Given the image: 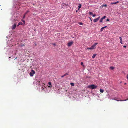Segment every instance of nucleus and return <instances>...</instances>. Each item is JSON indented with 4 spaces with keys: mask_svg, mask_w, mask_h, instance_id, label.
<instances>
[{
    "mask_svg": "<svg viewBox=\"0 0 128 128\" xmlns=\"http://www.w3.org/2000/svg\"><path fill=\"white\" fill-rule=\"evenodd\" d=\"M90 20H91V21L92 20L91 19H90Z\"/></svg>",
    "mask_w": 128,
    "mask_h": 128,
    "instance_id": "nucleus-38",
    "label": "nucleus"
},
{
    "mask_svg": "<svg viewBox=\"0 0 128 128\" xmlns=\"http://www.w3.org/2000/svg\"><path fill=\"white\" fill-rule=\"evenodd\" d=\"M102 20L103 19L101 18L100 21V22H102Z\"/></svg>",
    "mask_w": 128,
    "mask_h": 128,
    "instance_id": "nucleus-21",
    "label": "nucleus"
},
{
    "mask_svg": "<svg viewBox=\"0 0 128 128\" xmlns=\"http://www.w3.org/2000/svg\"><path fill=\"white\" fill-rule=\"evenodd\" d=\"M68 73H66L65 74H64L61 77L62 78H63L64 76H66L68 75Z\"/></svg>",
    "mask_w": 128,
    "mask_h": 128,
    "instance_id": "nucleus-9",
    "label": "nucleus"
},
{
    "mask_svg": "<svg viewBox=\"0 0 128 128\" xmlns=\"http://www.w3.org/2000/svg\"><path fill=\"white\" fill-rule=\"evenodd\" d=\"M11 58V57H10H10H9V58Z\"/></svg>",
    "mask_w": 128,
    "mask_h": 128,
    "instance_id": "nucleus-37",
    "label": "nucleus"
},
{
    "mask_svg": "<svg viewBox=\"0 0 128 128\" xmlns=\"http://www.w3.org/2000/svg\"><path fill=\"white\" fill-rule=\"evenodd\" d=\"M120 39V42L121 44H122V37H120L119 38Z\"/></svg>",
    "mask_w": 128,
    "mask_h": 128,
    "instance_id": "nucleus-11",
    "label": "nucleus"
},
{
    "mask_svg": "<svg viewBox=\"0 0 128 128\" xmlns=\"http://www.w3.org/2000/svg\"><path fill=\"white\" fill-rule=\"evenodd\" d=\"M114 68L112 66H111V67H110V68L111 70H113Z\"/></svg>",
    "mask_w": 128,
    "mask_h": 128,
    "instance_id": "nucleus-16",
    "label": "nucleus"
},
{
    "mask_svg": "<svg viewBox=\"0 0 128 128\" xmlns=\"http://www.w3.org/2000/svg\"><path fill=\"white\" fill-rule=\"evenodd\" d=\"M109 20H109V19H108H108H106V21H109Z\"/></svg>",
    "mask_w": 128,
    "mask_h": 128,
    "instance_id": "nucleus-27",
    "label": "nucleus"
},
{
    "mask_svg": "<svg viewBox=\"0 0 128 128\" xmlns=\"http://www.w3.org/2000/svg\"><path fill=\"white\" fill-rule=\"evenodd\" d=\"M35 72L34 70H31V72L30 73V74L31 76H32L34 75V74H35Z\"/></svg>",
    "mask_w": 128,
    "mask_h": 128,
    "instance_id": "nucleus-2",
    "label": "nucleus"
},
{
    "mask_svg": "<svg viewBox=\"0 0 128 128\" xmlns=\"http://www.w3.org/2000/svg\"><path fill=\"white\" fill-rule=\"evenodd\" d=\"M113 99H114V100H116V101H119V100H116L115 98H114Z\"/></svg>",
    "mask_w": 128,
    "mask_h": 128,
    "instance_id": "nucleus-28",
    "label": "nucleus"
},
{
    "mask_svg": "<svg viewBox=\"0 0 128 128\" xmlns=\"http://www.w3.org/2000/svg\"><path fill=\"white\" fill-rule=\"evenodd\" d=\"M24 46V44L22 45V46Z\"/></svg>",
    "mask_w": 128,
    "mask_h": 128,
    "instance_id": "nucleus-35",
    "label": "nucleus"
},
{
    "mask_svg": "<svg viewBox=\"0 0 128 128\" xmlns=\"http://www.w3.org/2000/svg\"><path fill=\"white\" fill-rule=\"evenodd\" d=\"M100 92H101L103 93V92H104V90L102 89H100Z\"/></svg>",
    "mask_w": 128,
    "mask_h": 128,
    "instance_id": "nucleus-15",
    "label": "nucleus"
},
{
    "mask_svg": "<svg viewBox=\"0 0 128 128\" xmlns=\"http://www.w3.org/2000/svg\"><path fill=\"white\" fill-rule=\"evenodd\" d=\"M100 16H99L98 18L94 19V22H97L98 20H99V19L100 18Z\"/></svg>",
    "mask_w": 128,
    "mask_h": 128,
    "instance_id": "nucleus-4",
    "label": "nucleus"
},
{
    "mask_svg": "<svg viewBox=\"0 0 128 128\" xmlns=\"http://www.w3.org/2000/svg\"><path fill=\"white\" fill-rule=\"evenodd\" d=\"M97 87V86H95L94 84L90 85L88 86V87L90 88L91 89H94Z\"/></svg>",
    "mask_w": 128,
    "mask_h": 128,
    "instance_id": "nucleus-1",
    "label": "nucleus"
},
{
    "mask_svg": "<svg viewBox=\"0 0 128 128\" xmlns=\"http://www.w3.org/2000/svg\"><path fill=\"white\" fill-rule=\"evenodd\" d=\"M124 84H126V83H124Z\"/></svg>",
    "mask_w": 128,
    "mask_h": 128,
    "instance_id": "nucleus-36",
    "label": "nucleus"
},
{
    "mask_svg": "<svg viewBox=\"0 0 128 128\" xmlns=\"http://www.w3.org/2000/svg\"><path fill=\"white\" fill-rule=\"evenodd\" d=\"M127 78L128 80V74L127 75Z\"/></svg>",
    "mask_w": 128,
    "mask_h": 128,
    "instance_id": "nucleus-32",
    "label": "nucleus"
},
{
    "mask_svg": "<svg viewBox=\"0 0 128 128\" xmlns=\"http://www.w3.org/2000/svg\"><path fill=\"white\" fill-rule=\"evenodd\" d=\"M96 15L95 14H93L92 16L93 17H94Z\"/></svg>",
    "mask_w": 128,
    "mask_h": 128,
    "instance_id": "nucleus-29",
    "label": "nucleus"
},
{
    "mask_svg": "<svg viewBox=\"0 0 128 128\" xmlns=\"http://www.w3.org/2000/svg\"><path fill=\"white\" fill-rule=\"evenodd\" d=\"M106 16H103V17L102 18V19L103 20L104 19H105L106 18Z\"/></svg>",
    "mask_w": 128,
    "mask_h": 128,
    "instance_id": "nucleus-22",
    "label": "nucleus"
},
{
    "mask_svg": "<svg viewBox=\"0 0 128 128\" xmlns=\"http://www.w3.org/2000/svg\"><path fill=\"white\" fill-rule=\"evenodd\" d=\"M96 54H94L92 56V58H94L96 56Z\"/></svg>",
    "mask_w": 128,
    "mask_h": 128,
    "instance_id": "nucleus-13",
    "label": "nucleus"
},
{
    "mask_svg": "<svg viewBox=\"0 0 128 128\" xmlns=\"http://www.w3.org/2000/svg\"><path fill=\"white\" fill-rule=\"evenodd\" d=\"M70 84L72 86H74V83L71 82L70 83Z\"/></svg>",
    "mask_w": 128,
    "mask_h": 128,
    "instance_id": "nucleus-17",
    "label": "nucleus"
},
{
    "mask_svg": "<svg viewBox=\"0 0 128 128\" xmlns=\"http://www.w3.org/2000/svg\"><path fill=\"white\" fill-rule=\"evenodd\" d=\"M29 11L28 10L26 11V12L24 14L25 15H26L27 14L28 12Z\"/></svg>",
    "mask_w": 128,
    "mask_h": 128,
    "instance_id": "nucleus-25",
    "label": "nucleus"
},
{
    "mask_svg": "<svg viewBox=\"0 0 128 128\" xmlns=\"http://www.w3.org/2000/svg\"><path fill=\"white\" fill-rule=\"evenodd\" d=\"M123 47H124V48H126V46H123Z\"/></svg>",
    "mask_w": 128,
    "mask_h": 128,
    "instance_id": "nucleus-34",
    "label": "nucleus"
},
{
    "mask_svg": "<svg viewBox=\"0 0 128 128\" xmlns=\"http://www.w3.org/2000/svg\"><path fill=\"white\" fill-rule=\"evenodd\" d=\"M81 64L83 66H84V65L83 64V62H81Z\"/></svg>",
    "mask_w": 128,
    "mask_h": 128,
    "instance_id": "nucleus-24",
    "label": "nucleus"
},
{
    "mask_svg": "<svg viewBox=\"0 0 128 128\" xmlns=\"http://www.w3.org/2000/svg\"><path fill=\"white\" fill-rule=\"evenodd\" d=\"M54 46H55L56 45V44H52Z\"/></svg>",
    "mask_w": 128,
    "mask_h": 128,
    "instance_id": "nucleus-31",
    "label": "nucleus"
},
{
    "mask_svg": "<svg viewBox=\"0 0 128 128\" xmlns=\"http://www.w3.org/2000/svg\"><path fill=\"white\" fill-rule=\"evenodd\" d=\"M119 3L118 1H117L116 2H112L110 3V4H116L118 3Z\"/></svg>",
    "mask_w": 128,
    "mask_h": 128,
    "instance_id": "nucleus-8",
    "label": "nucleus"
},
{
    "mask_svg": "<svg viewBox=\"0 0 128 128\" xmlns=\"http://www.w3.org/2000/svg\"><path fill=\"white\" fill-rule=\"evenodd\" d=\"M87 49L88 50H91L92 49V48H91V47L90 48H87Z\"/></svg>",
    "mask_w": 128,
    "mask_h": 128,
    "instance_id": "nucleus-26",
    "label": "nucleus"
},
{
    "mask_svg": "<svg viewBox=\"0 0 128 128\" xmlns=\"http://www.w3.org/2000/svg\"><path fill=\"white\" fill-rule=\"evenodd\" d=\"M73 44V42H70L68 43V46H71Z\"/></svg>",
    "mask_w": 128,
    "mask_h": 128,
    "instance_id": "nucleus-6",
    "label": "nucleus"
},
{
    "mask_svg": "<svg viewBox=\"0 0 128 128\" xmlns=\"http://www.w3.org/2000/svg\"><path fill=\"white\" fill-rule=\"evenodd\" d=\"M79 6H78V9L79 10L80 8L81 7V5L80 4H79Z\"/></svg>",
    "mask_w": 128,
    "mask_h": 128,
    "instance_id": "nucleus-18",
    "label": "nucleus"
},
{
    "mask_svg": "<svg viewBox=\"0 0 128 128\" xmlns=\"http://www.w3.org/2000/svg\"><path fill=\"white\" fill-rule=\"evenodd\" d=\"M102 7H103L104 6L105 7H106L107 6L106 4H104V5H103L102 6Z\"/></svg>",
    "mask_w": 128,
    "mask_h": 128,
    "instance_id": "nucleus-19",
    "label": "nucleus"
},
{
    "mask_svg": "<svg viewBox=\"0 0 128 128\" xmlns=\"http://www.w3.org/2000/svg\"><path fill=\"white\" fill-rule=\"evenodd\" d=\"M22 21L24 22V24L25 23V21L24 20H22Z\"/></svg>",
    "mask_w": 128,
    "mask_h": 128,
    "instance_id": "nucleus-33",
    "label": "nucleus"
},
{
    "mask_svg": "<svg viewBox=\"0 0 128 128\" xmlns=\"http://www.w3.org/2000/svg\"><path fill=\"white\" fill-rule=\"evenodd\" d=\"M45 85V84L44 83L42 85V88L43 89H44V86ZM43 89H42V90H43Z\"/></svg>",
    "mask_w": 128,
    "mask_h": 128,
    "instance_id": "nucleus-14",
    "label": "nucleus"
},
{
    "mask_svg": "<svg viewBox=\"0 0 128 128\" xmlns=\"http://www.w3.org/2000/svg\"><path fill=\"white\" fill-rule=\"evenodd\" d=\"M25 15H25V14H24L23 17V18H24L25 17Z\"/></svg>",
    "mask_w": 128,
    "mask_h": 128,
    "instance_id": "nucleus-30",
    "label": "nucleus"
},
{
    "mask_svg": "<svg viewBox=\"0 0 128 128\" xmlns=\"http://www.w3.org/2000/svg\"><path fill=\"white\" fill-rule=\"evenodd\" d=\"M98 44V43H95L94 44L92 45V46H91V48H92V49H94L95 48H96V45L97 44Z\"/></svg>",
    "mask_w": 128,
    "mask_h": 128,
    "instance_id": "nucleus-3",
    "label": "nucleus"
},
{
    "mask_svg": "<svg viewBox=\"0 0 128 128\" xmlns=\"http://www.w3.org/2000/svg\"><path fill=\"white\" fill-rule=\"evenodd\" d=\"M107 27V26H104V27H102L101 29H100V31L101 32H102V31L103 30V29L105 28H106Z\"/></svg>",
    "mask_w": 128,
    "mask_h": 128,
    "instance_id": "nucleus-10",
    "label": "nucleus"
},
{
    "mask_svg": "<svg viewBox=\"0 0 128 128\" xmlns=\"http://www.w3.org/2000/svg\"><path fill=\"white\" fill-rule=\"evenodd\" d=\"M48 84L50 86H48L49 88H51L52 87V85L51 83L50 82H48Z\"/></svg>",
    "mask_w": 128,
    "mask_h": 128,
    "instance_id": "nucleus-7",
    "label": "nucleus"
},
{
    "mask_svg": "<svg viewBox=\"0 0 128 128\" xmlns=\"http://www.w3.org/2000/svg\"><path fill=\"white\" fill-rule=\"evenodd\" d=\"M20 25H23V23L22 22H20L18 23V24L17 25V26H19Z\"/></svg>",
    "mask_w": 128,
    "mask_h": 128,
    "instance_id": "nucleus-12",
    "label": "nucleus"
},
{
    "mask_svg": "<svg viewBox=\"0 0 128 128\" xmlns=\"http://www.w3.org/2000/svg\"><path fill=\"white\" fill-rule=\"evenodd\" d=\"M78 24L80 25H82L83 24L82 22H79Z\"/></svg>",
    "mask_w": 128,
    "mask_h": 128,
    "instance_id": "nucleus-23",
    "label": "nucleus"
},
{
    "mask_svg": "<svg viewBox=\"0 0 128 128\" xmlns=\"http://www.w3.org/2000/svg\"><path fill=\"white\" fill-rule=\"evenodd\" d=\"M89 14L90 15H92L93 14L92 12H89Z\"/></svg>",
    "mask_w": 128,
    "mask_h": 128,
    "instance_id": "nucleus-20",
    "label": "nucleus"
},
{
    "mask_svg": "<svg viewBox=\"0 0 128 128\" xmlns=\"http://www.w3.org/2000/svg\"><path fill=\"white\" fill-rule=\"evenodd\" d=\"M16 24L15 23L12 26V30H14L16 27Z\"/></svg>",
    "mask_w": 128,
    "mask_h": 128,
    "instance_id": "nucleus-5",
    "label": "nucleus"
}]
</instances>
